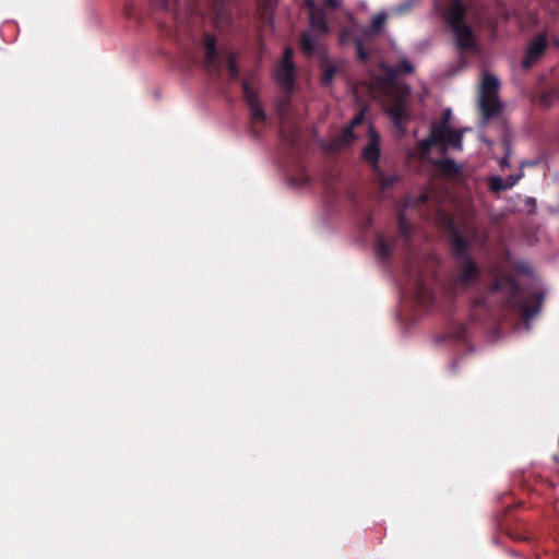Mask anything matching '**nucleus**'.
<instances>
[{
	"mask_svg": "<svg viewBox=\"0 0 559 559\" xmlns=\"http://www.w3.org/2000/svg\"><path fill=\"white\" fill-rule=\"evenodd\" d=\"M317 45V37L311 33H306L301 38L300 48L305 53L311 55L314 51Z\"/></svg>",
	"mask_w": 559,
	"mask_h": 559,
	"instance_id": "2eb2a0df",
	"label": "nucleus"
},
{
	"mask_svg": "<svg viewBox=\"0 0 559 559\" xmlns=\"http://www.w3.org/2000/svg\"><path fill=\"white\" fill-rule=\"evenodd\" d=\"M432 145H438L441 150H461L462 131L451 129L448 118L441 123H435L431 127L429 138L418 143L419 156L426 158Z\"/></svg>",
	"mask_w": 559,
	"mask_h": 559,
	"instance_id": "f257e3e1",
	"label": "nucleus"
},
{
	"mask_svg": "<svg viewBox=\"0 0 559 559\" xmlns=\"http://www.w3.org/2000/svg\"><path fill=\"white\" fill-rule=\"evenodd\" d=\"M465 13L460 0H453L449 7L447 19L452 27L457 47L461 50H472L475 47L471 28L462 22Z\"/></svg>",
	"mask_w": 559,
	"mask_h": 559,
	"instance_id": "f03ea898",
	"label": "nucleus"
},
{
	"mask_svg": "<svg viewBox=\"0 0 559 559\" xmlns=\"http://www.w3.org/2000/svg\"><path fill=\"white\" fill-rule=\"evenodd\" d=\"M396 180H397V177L394 175L386 176L383 174H379V181L382 185V187H389V186L393 185Z\"/></svg>",
	"mask_w": 559,
	"mask_h": 559,
	"instance_id": "412c9836",
	"label": "nucleus"
},
{
	"mask_svg": "<svg viewBox=\"0 0 559 559\" xmlns=\"http://www.w3.org/2000/svg\"><path fill=\"white\" fill-rule=\"evenodd\" d=\"M333 76H334L333 68L326 67L324 69L323 79H322L323 84H330L333 80Z\"/></svg>",
	"mask_w": 559,
	"mask_h": 559,
	"instance_id": "4be33fe9",
	"label": "nucleus"
},
{
	"mask_svg": "<svg viewBox=\"0 0 559 559\" xmlns=\"http://www.w3.org/2000/svg\"><path fill=\"white\" fill-rule=\"evenodd\" d=\"M407 96L408 88L402 90L397 85L386 87L384 107L399 129L403 128L404 118L407 115Z\"/></svg>",
	"mask_w": 559,
	"mask_h": 559,
	"instance_id": "7ed1b4c3",
	"label": "nucleus"
},
{
	"mask_svg": "<svg viewBox=\"0 0 559 559\" xmlns=\"http://www.w3.org/2000/svg\"><path fill=\"white\" fill-rule=\"evenodd\" d=\"M362 112H360L359 115L355 116L350 122V124L343 131L341 138H340V143L343 144V145H348L350 144L355 139L356 136L354 135L353 133V130L354 128L358 127L359 124L362 123Z\"/></svg>",
	"mask_w": 559,
	"mask_h": 559,
	"instance_id": "ddd939ff",
	"label": "nucleus"
},
{
	"mask_svg": "<svg viewBox=\"0 0 559 559\" xmlns=\"http://www.w3.org/2000/svg\"><path fill=\"white\" fill-rule=\"evenodd\" d=\"M513 267H514L515 270H518V271L523 272V273H528V272H530L528 267H526V266H525V265H523V264H520V265H516V266H513Z\"/></svg>",
	"mask_w": 559,
	"mask_h": 559,
	"instance_id": "cd10ccee",
	"label": "nucleus"
},
{
	"mask_svg": "<svg viewBox=\"0 0 559 559\" xmlns=\"http://www.w3.org/2000/svg\"><path fill=\"white\" fill-rule=\"evenodd\" d=\"M293 49L286 48L283 59L275 68L274 75L280 85L290 91L294 85V64L292 62Z\"/></svg>",
	"mask_w": 559,
	"mask_h": 559,
	"instance_id": "39448f33",
	"label": "nucleus"
},
{
	"mask_svg": "<svg viewBox=\"0 0 559 559\" xmlns=\"http://www.w3.org/2000/svg\"><path fill=\"white\" fill-rule=\"evenodd\" d=\"M296 1L301 2V0ZM302 2L308 9L312 31L321 34L328 33L329 27L324 21L323 12L317 7L316 0H302Z\"/></svg>",
	"mask_w": 559,
	"mask_h": 559,
	"instance_id": "0eeeda50",
	"label": "nucleus"
},
{
	"mask_svg": "<svg viewBox=\"0 0 559 559\" xmlns=\"http://www.w3.org/2000/svg\"><path fill=\"white\" fill-rule=\"evenodd\" d=\"M401 229H402V231H403L404 234L406 233V230H405V228H404V221H403V218H401Z\"/></svg>",
	"mask_w": 559,
	"mask_h": 559,
	"instance_id": "c756f323",
	"label": "nucleus"
},
{
	"mask_svg": "<svg viewBox=\"0 0 559 559\" xmlns=\"http://www.w3.org/2000/svg\"><path fill=\"white\" fill-rule=\"evenodd\" d=\"M547 41L544 35H538L528 46L526 57L523 60L522 66L525 69L532 67V64L542 56L546 48Z\"/></svg>",
	"mask_w": 559,
	"mask_h": 559,
	"instance_id": "1a4fd4ad",
	"label": "nucleus"
},
{
	"mask_svg": "<svg viewBox=\"0 0 559 559\" xmlns=\"http://www.w3.org/2000/svg\"><path fill=\"white\" fill-rule=\"evenodd\" d=\"M426 296H428V290L425 287H419L417 292V299L420 304L426 302Z\"/></svg>",
	"mask_w": 559,
	"mask_h": 559,
	"instance_id": "5701e85b",
	"label": "nucleus"
},
{
	"mask_svg": "<svg viewBox=\"0 0 559 559\" xmlns=\"http://www.w3.org/2000/svg\"><path fill=\"white\" fill-rule=\"evenodd\" d=\"M385 20V12H380L377 15H374L371 20L369 28L366 31V34L378 33L383 27Z\"/></svg>",
	"mask_w": 559,
	"mask_h": 559,
	"instance_id": "dca6fc26",
	"label": "nucleus"
},
{
	"mask_svg": "<svg viewBox=\"0 0 559 559\" xmlns=\"http://www.w3.org/2000/svg\"><path fill=\"white\" fill-rule=\"evenodd\" d=\"M352 31H344L342 34H341V41L342 43H346L347 40H349V35H350Z\"/></svg>",
	"mask_w": 559,
	"mask_h": 559,
	"instance_id": "bb28decb",
	"label": "nucleus"
},
{
	"mask_svg": "<svg viewBox=\"0 0 559 559\" xmlns=\"http://www.w3.org/2000/svg\"><path fill=\"white\" fill-rule=\"evenodd\" d=\"M439 166L442 170L447 173H455L457 170V166L455 165V163L449 159L440 162Z\"/></svg>",
	"mask_w": 559,
	"mask_h": 559,
	"instance_id": "aec40b11",
	"label": "nucleus"
},
{
	"mask_svg": "<svg viewBox=\"0 0 559 559\" xmlns=\"http://www.w3.org/2000/svg\"><path fill=\"white\" fill-rule=\"evenodd\" d=\"M520 177H521L520 175L509 176L507 179H503L501 177H492L490 179V188L492 191L509 189L518 182Z\"/></svg>",
	"mask_w": 559,
	"mask_h": 559,
	"instance_id": "4468645a",
	"label": "nucleus"
},
{
	"mask_svg": "<svg viewBox=\"0 0 559 559\" xmlns=\"http://www.w3.org/2000/svg\"><path fill=\"white\" fill-rule=\"evenodd\" d=\"M542 300L543 294L540 292H537L534 295H532L521 307L522 317L526 321H528L539 312Z\"/></svg>",
	"mask_w": 559,
	"mask_h": 559,
	"instance_id": "9b49d317",
	"label": "nucleus"
},
{
	"mask_svg": "<svg viewBox=\"0 0 559 559\" xmlns=\"http://www.w3.org/2000/svg\"><path fill=\"white\" fill-rule=\"evenodd\" d=\"M204 49L206 51L207 63H213L215 59V38L207 35L204 38Z\"/></svg>",
	"mask_w": 559,
	"mask_h": 559,
	"instance_id": "f3484780",
	"label": "nucleus"
},
{
	"mask_svg": "<svg viewBox=\"0 0 559 559\" xmlns=\"http://www.w3.org/2000/svg\"><path fill=\"white\" fill-rule=\"evenodd\" d=\"M228 69H229V72H230L231 76H236L237 75L238 70H237L236 64H235L233 59H230L229 62H228Z\"/></svg>",
	"mask_w": 559,
	"mask_h": 559,
	"instance_id": "393cba45",
	"label": "nucleus"
},
{
	"mask_svg": "<svg viewBox=\"0 0 559 559\" xmlns=\"http://www.w3.org/2000/svg\"><path fill=\"white\" fill-rule=\"evenodd\" d=\"M500 83L495 75L485 74L480 86L479 105L486 119L498 112L501 108L498 99Z\"/></svg>",
	"mask_w": 559,
	"mask_h": 559,
	"instance_id": "20e7f679",
	"label": "nucleus"
},
{
	"mask_svg": "<svg viewBox=\"0 0 559 559\" xmlns=\"http://www.w3.org/2000/svg\"><path fill=\"white\" fill-rule=\"evenodd\" d=\"M357 56L361 60H365L367 58V56L362 49V44L360 40H357Z\"/></svg>",
	"mask_w": 559,
	"mask_h": 559,
	"instance_id": "b1692460",
	"label": "nucleus"
},
{
	"mask_svg": "<svg viewBox=\"0 0 559 559\" xmlns=\"http://www.w3.org/2000/svg\"><path fill=\"white\" fill-rule=\"evenodd\" d=\"M493 289L506 290L508 295H513L518 292V286L512 277L499 274L493 285Z\"/></svg>",
	"mask_w": 559,
	"mask_h": 559,
	"instance_id": "f8f14e48",
	"label": "nucleus"
},
{
	"mask_svg": "<svg viewBox=\"0 0 559 559\" xmlns=\"http://www.w3.org/2000/svg\"><path fill=\"white\" fill-rule=\"evenodd\" d=\"M478 270L474 262L469 259H464L461 265V271L457 277V284L465 287L476 280Z\"/></svg>",
	"mask_w": 559,
	"mask_h": 559,
	"instance_id": "9d476101",
	"label": "nucleus"
},
{
	"mask_svg": "<svg viewBox=\"0 0 559 559\" xmlns=\"http://www.w3.org/2000/svg\"><path fill=\"white\" fill-rule=\"evenodd\" d=\"M500 165H501V166L507 165V158H502V159L500 160Z\"/></svg>",
	"mask_w": 559,
	"mask_h": 559,
	"instance_id": "7c9ffc66",
	"label": "nucleus"
},
{
	"mask_svg": "<svg viewBox=\"0 0 559 559\" xmlns=\"http://www.w3.org/2000/svg\"><path fill=\"white\" fill-rule=\"evenodd\" d=\"M243 95L247 104L250 107L252 119L258 121H265L266 115L261 106L258 91L253 79H247L243 81Z\"/></svg>",
	"mask_w": 559,
	"mask_h": 559,
	"instance_id": "423d86ee",
	"label": "nucleus"
},
{
	"mask_svg": "<svg viewBox=\"0 0 559 559\" xmlns=\"http://www.w3.org/2000/svg\"><path fill=\"white\" fill-rule=\"evenodd\" d=\"M409 205H414L413 203H411V201H407L406 202V206H409Z\"/></svg>",
	"mask_w": 559,
	"mask_h": 559,
	"instance_id": "2f4dec72",
	"label": "nucleus"
},
{
	"mask_svg": "<svg viewBox=\"0 0 559 559\" xmlns=\"http://www.w3.org/2000/svg\"><path fill=\"white\" fill-rule=\"evenodd\" d=\"M368 138L369 141L362 151V157L367 163L377 166L380 157V140L371 126H368Z\"/></svg>",
	"mask_w": 559,
	"mask_h": 559,
	"instance_id": "6e6552de",
	"label": "nucleus"
},
{
	"mask_svg": "<svg viewBox=\"0 0 559 559\" xmlns=\"http://www.w3.org/2000/svg\"><path fill=\"white\" fill-rule=\"evenodd\" d=\"M427 198H428V197H427V194H426V193H421V194L419 195V201H420V202H421V201H425Z\"/></svg>",
	"mask_w": 559,
	"mask_h": 559,
	"instance_id": "c85d7f7f",
	"label": "nucleus"
},
{
	"mask_svg": "<svg viewBox=\"0 0 559 559\" xmlns=\"http://www.w3.org/2000/svg\"><path fill=\"white\" fill-rule=\"evenodd\" d=\"M412 70H413V67L411 66V63L406 60H403L397 69L393 70L391 68H388L385 70V73L389 78H391L397 72L409 73V72H412Z\"/></svg>",
	"mask_w": 559,
	"mask_h": 559,
	"instance_id": "a211bd4d",
	"label": "nucleus"
},
{
	"mask_svg": "<svg viewBox=\"0 0 559 559\" xmlns=\"http://www.w3.org/2000/svg\"><path fill=\"white\" fill-rule=\"evenodd\" d=\"M453 246L456 253L462 254L465 251L466 245L457 233L453 234Z\"/></svg>",
	"mask_w": 559,
	"mask_h": 559,
	"instance_id": "6ab92c4d",
	"label": "nucleus"
},
{
	"mask_svg": "<svg viewBox=\"0 0 559 559\" xmlns=\"http://www.w3.org/2000/svg\"><path fill=\"white\" fill-rule=\"evenodd\" d=\"M330 8L335 9L340 5L338 0H323Z\"/></svg>",
	"mask_w": 559,
	"mask_h": 559,
	"instance_id": "a878e982",
	"label": "nucleus"
}]
</instances>
